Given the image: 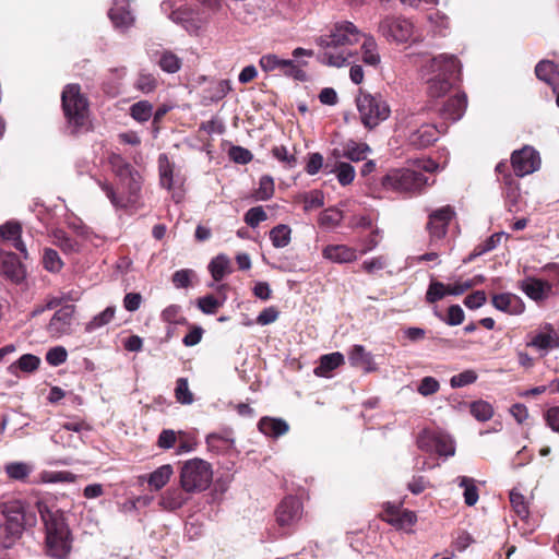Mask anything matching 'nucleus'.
<instances>
[{
	"label": "nucleus",
	"instance_id": "5701e85b",
	"mask_svg": "<svg viewBox=\"0 0 559 559\" xmlns=\"http://www.w3.org/2000/svg\"><path fill=\"white\" fill-rule=\"evenodd\" d=\"M348 360L353 367L361 368L365 372L377 369L373 356L362 345H354L348 353Z\"/></svg>",
	"mask_w": 559,
	"mask_h": 559
},
{
	"label": "nucleus",
	"instance_id": "393cba45",
	"mask_svg": "<svg viewBox=\"0 0 559 559\" xmlns=\"http://www.w3.org/2000/svg\"><path fill=\"white\" fill-rule=\"evenodd\" d=\"M322 254L334 263H348L357 259L356 250L345 245H329Z\"/></svg>",
	"mask_w": 559,
	"mask_h": 559
},
{
	"label": "nucleus",
	"instance_id": "a878e982",
	"mask_svg": "<svg viewBox=\"0 0 559 559\" xmlns=\"http://www.w3.org/2000/svg\"><path fill=\"white\" fill-rule=\"evenodd\" d=\"M467 106L466 96L457 94L445 103L441 110V116L444 119L456 121L462 118Z\"/></svg>",
	"mask_w": 559,
	"mask_h": 559
},
{
	"label": "nucleus",
	"instance_id": "6e6552de",
	"mask_svg": "<svg viewBox=\"0 0 559 559\" xmlns=\"http://www.w3.org/2000/svg\"><path fill=\"white\" fill-rule=\"evenodd\" d=\"M5 518L4 525H0V551L8 549L19 539L24 531L25 510L22 501H9L2 506Z\"/></svg>",
	"mask_w": 559,
	"mask_h": 559
},
{
	"label": "nucleus",
	"instance_id": "0e129e2a",
	"mask_svg": "<svg viewBox=\"0 0 559 559\" xmlns=\"http://www.w3.org/2000/svg\"><path fill=\"white\" fill-rule=\"evenodd\" d=\"M477 380V374L474 370H465L450 379L452 388H463L474 383Z\"/></svg>",
	"mask_w": 559,
	"mask_h": 559
},
{
	"label": "nucleus",
	"instance_id": "412c9836",
	"mask_svg": "<svg viewBox=\"0 0 559 559\" xmlns=\"http://www.w3.org/2000/svg\"><path fill=\"white\" fill-rule=\"evenodd\" d=\"M536 76L551 86L552 92L557 95L556 103L559 107V64L542 60L535 67Z\"/></svg>",
	"mask_w": 559,
	"mask_h": 559
},
{
	"label": "nucleus",
	"instance_id": "3c124183",
	"mask_svg": "<svg viewBox=\"0 0 559 559\" xmlns=\"http://www.w3.org/2000/svg\"><path fill=\"white\" fill-rule=\"evenodd\" d=\"M449 295L448 285H444L441 282L431 280L427 293H426V301L428 304H435L441 300L443 297Z\"/></svg>",
	"mask_w": 559,
	"mask_h": 559
},
{
	"label": "nucleus",
	"instance_id": "ea45409f",
	"mask_svg": "<svg viewBox=\"0 0 559 559\" xmlns=\"http://www.w3.org/2000/svg\"><path fill=\"white\" fill-rule=\"evenodd\" d=\"M435 450L444 456H453L455 453L454 440L444 433H436L431 438Z\"/></svg>",
	"mask_w": 559,
	"mask_h": 559
},
{
	"label": "nucleus",
	"instance_id": "20e7f679",
	"mask_svg": "<svg viewBox=\"0 0 559 559\" xmlns=\"http://www.w3.org/2000/svg\"><path fill=\"white\" fill-rule=\"evenodd\" d=\"M109 164L112 171L119 177L121 183L128 190V197H118L110 185L107 182H99L102 190L106 193L111 204L117 209L127 207L135 203L136 195L141 189V177L138 171L133 170L131 165L127 163L120 155L111 154Z\"/></svg>",
	"mask_w": 559,
	"mask_h": 559
},
{
	"label": "nucleus",
	"instance_id": "39448f33",
	"mask_svg": "<svg viewBox=\"0 0 559 559\" xmlns=\"http://www.w3.org/2000/svg\"><path fill=\"white\" fill-rule=\"evenodd\" d=\"M356 107L361 123L370 130L385 121L391 115V108L380 93L371 94L360 90L356 96Z\"/></svg>",
	"mask_w": 559,
	"mask_h": 559
},
{
	"label": "nucleus",
	"instance_id": "4c0bfd02",
	"mask_svg": "<svg viewBox=\"0 0 559 559\" xmlns=\"http://www.w3.org/2000/svg\"><path fill=\"white\" fill-rule=\"evenodd\" d=\"M270 239L275 248H285L292 239V228L286 224H280L270 230Z\"/></svg>",
	"mask_w": 559,
	"mask_h": 559
},
{
	"label": "nucleus",
	"instance_id": "9b49d317",
	"mask_svg": "<svg viewBox=\"0 0 559 559\" xmlns=\"http://www.w3.org/2000/svg\"><path fill=\"white\" fill-rule=\"evenodd\" d=\"M378 32L388 40L396 44L418 40L414 24L401 16H386L380 23Z\"/></svg>",
	"mask_w": 559,
	"mask_h": 559
},
{
	"label": "nucleus",
	"instance_id": "72a5a7b5",
	"mask_svg": "<svg viewBox=\"0 0 559 559\" xmlns=\"http://www.w3.org/2000/svg\"><path fill=\"white\" fill-rule=\"evenodd\" d=\"M159 180L162 187L170 190L175 185L174 164L170 163L166 154L158 157Z\"/></svg>",
	"mask_w": 559,
	"mask_h": 559
},
{
	"label": "nucleus",
	"instance_id": "ddd939ff",
	"mask_svg": "<svg viewBox=\"0 0 559 559\" xmlns=\"http://www.w3.org/2000/svg\"><path fill=\"white\" fill-rule=\"evenodd\" d=\"M261 69L269 72H278L280 74L294 78L296 80H305V72L290 59H282L275 53L263 55L259 60Z\"/></svg>",
	"mask_w": 559,
	"mask_h": 559
},
{
	"label": "nucleus",
	"instance_id": "603ef678",
	"mask_svg": "<svg viewBox=\"0 0 559 559\" xmlns=\"http://www.w3.org/2000/svg\"><path fill=\"white\" fill-rule=\"evenodd\" d=\"M156 86L157 79L153 74L145 72L139 73L134 83V87L144 94L152 93Z\"/></svg>",
	"mask_w": 559,
	"mask_h": 559
},
{
	"label": "nucleus",
	"instance_id": "338daca9",
	"mask_svg": "<svg viewBox=\"0 0 559 559\" xmlns=\"http://www.w3.org/2000/svg\"><path fill=\"white\" fill-rule=\"evenodd\" d=\"M440 389V384L433 377H425L421 379L417 391L423 396L435 394Z\"/></svg>",
	"mask_w": 559,
	"mask_h": 559
},
{
	"label": "nucleus",
	"instance_id": "f8f14e48",
	"mask_svg": "<svg viewBox=\"0 0 559 559\" xmlns=\"http://www.w3.org/2000/svg\"><path fill=\"white\" fill-rule=\"evenodd\" d=\"M173 3L170 1H163L160 4V9L165 13H169V19L180 24L186 31L193 34L197 33L206 22V16L199 11H195L190 8H178L173 10Z\"/></svg>",
	"mask_w": 559,
	"mask_h": 559
},
{
	"label": "nucleus",
	"instance_id": "bb28decb",
	"mask_svg": "<svg viewBox=\"0 0 559 559\" xmlns=\"http://www.w3.org/2000/svg\"><path fill=\"white\" fill-rule=\"evenodd\" d=\"M522 290L533 300H542L547 297L551 286L544 281L526 278L521 283Z\"/></svg>",
	"mask_w": 559,
	"mask_h": 559
},
{
	"label": "nucleus",
	"instance_id": "aec40b11",
	"mask_svg": "<svg viewBox=\"0 0 559 559\" xmlns=\"http://www.w3.org/2000/svg\"><path fill=\"white\" fill-rule=\"evenodd\" d=\"M527 346H532L545 355L559 347V335L550 324H546L527 342Z\"/></svg>",
	"mask_w": 559,
	"mask_h": 559
},
{
	"label": "nucleus",
	"instance_id": "cd10ccee",
	"mask_svg": "<svg viewBox=\"0 0 559 559\" xmlns=\"http://www.w3.org/2000/svg\"><path fill=\"white\" fill-rule=\"evenodd\" d=\"M386 512L390 515L389 522L400 528H407L415 524L417 518L413 511H401L397 507L388 504Z\"/></svg>",
	"mask_w": 559,
	"mask_h": 559
},
{
	"label": "nucleus",
	"instance_id": "864d4df0",
	"mask_svg": "<svg viewBox=\"0 0 559 559\" xmlns=\"http://www.w3.org/2000/svg\"><path fill=\"white\" fill-rule=\"evenodd\" d=\"M305 211H311L324 205V195L320 190H312L301 195Z\"/></svg>",
	"mask_w": 559,
	"mask_h": 559
},
{
	"label": "nucleus",
	"instance_id": "dca6fc26",
	"mask_svg": "<svg viewBox=\"0 0 559 559\" xmlns=\"http://www.w3.org/2000/svg\"><path fill=\"white\" fill-rule=\"evenodd\" d=\"M108 16L115 28L127 31L134 25L135 15L128 0H114Z\"/></svg>",
	"mask_w": 559,
	"mask_h": 559
},
{
	"label": "nucleus",
	"instance_id": "4d7b16f0",
	"mask_svg": "<svg viewBox=\"0 0 559 559\" xmlns=\"http://www.w3.org/2000/svg\"><path fill=\"white\" fill-rule=\"evenodd\" d=\"M510 502L514 510V512L518 514L520 519H526L528 515V507L525 501V498L522 493L512 490L510 492Z\"/></svg>",
	"mask_w": 559,
	"mask_h": 559
},
{
	"label": "nucleus",
	"instance_id": "1a4fd4ad",
	"mask_svg": "<svg viewBox=\"0 0 559 559\" xmlns=\"http://www.w3.org/2000/svg\"><path fill=\"white\" fill-rule=\"evenodd\" d=\"M414 119L415 115L412 114L409 116L401 117L399 122L401 128L408 131L406 134L408 145L413 148L421 150L433 144L440 134L438 127L436 124L421 123L416 128Z\"/></svg>",
	"mask_w": 559,
	"mask_h": 559
},
{
	"label": "nucleus",
	"instance_id": "a211bd4d",
	"mask_svg": "<svg viewBox=\"0 0 559 559\" xmlns=\"http://www.w3.org/2000/svg\"><path fill=\"white\" fill-rule=\"evenodd\" d=\"M0 274L14 283H20L25 278L26 272L16 254L0 251Z\"/></svg>",
	"mask_w": 559,
	"mask_h": 559
},
{
	"label": "nucleus",
	"instance_id": "0eeeda50",
	"mask_svg": "<svg viewBox=\"0 0 559 559\" xmlns=\"http://www.w3.org/2000/svg\"><path fill=\"white\" fill-rule=\"evenodd\" d=\"M212 479V466L202 459L188 460L180 468V486L188 492L198 493L206 490Z\"/></svg>",
	"mask_w": 559,
	"mask_h": 559
},
{
	"label": "nucleus",
	"instance_id": "a18cd8bd",
	"mask_svg": "<svg viewBox=\"0 0 559 559\" xmlns=\"http://www.w3.org/2000/svg\"><path fill=\"white\" fill-rule=\"evenodd\" d=\"M343 219L342 211L337 209H328L324 210L319 217V225L324 228H335L337 227Z\"/></svg>",
	"mask_w": 559,
	"mask_h": 559
},
{
	"label": "nucleus",
	"instance_id": "473e14b6",
	"mask_svg": "<svg viewBox=\"0 0 559 559\" xmlns=\"http://www.w3.org/2000/svg\"><path fill=\"white\" fill-rule=\"evenodd\" d=\"M361 45L362 61L367 66L377 67L380 64L381 57L378 52V45L373 37L364 36Z\"/></svg>",
	"mask_w": 559,
	"mask_h": 559
},
{
	"label": "nucleus",
	"instance_id": "bf43d9fd",
	"mask_svg": "<svg viewBox=\"0 0 559 559\" xmlns=\"http://www.w3.org/2000/svg\"><path fill=\"white\" fill-rule=\"evenodd\" d=\"M162 320L171 324H182L186 319L181 314V307L178 305H170L162 311Z\"/></svg>",
	"mask_w": 559,
	"mask_h": 559
},
{
	"label": "nucleus",
	"instance_id": "f3484780",
	"mask_svg": "<svg viewBox=\"0 0 559 559\" xmlns=\"http://www.w3.org/2000/svg\"><path fill=\"white\" fill-rule=\"evenodd\" d=\"M302 506L298 498L286 497L276 510V520L281 526H288L300 520Z\"/></svg>",
	"mask_w": 559,
	"mask_h": 559
},
{
	"label": "nucleus",
	"instance_id": "4be33fe9",
	"mask_svg": "<svg viewBox=\"0 0 559 559\" xmlns=\"http://www.w3.org/2000/svg\"><path fill=\"white\" fill-rule=\"evenodd\" d=\"M181 486L173 487L164 491L159 498L158 504L167 511H176L182 508L189 501V495Z\"/></svg>",
	"mask_w": 559,
	"mask_h": 559
},
{
	"label": "nucleus",
	"instance_id": "49530a36",
	"mask_svg": "<svg viewBox=\"0 0 559 559\" xmlns=\"http://www.w3.org/2000/svg\"><path fill=\"white\" fill-rule=\"evenodd\" d=\"M50 237L52 243L58 246L63 252L69 253L76 250V242L69 238L63 230L55 229Z\"/></svg>",
	"mask_w": 559,
	"mask_h": 559
},
{
	"label": "nucleus",
	"instance_id": "37998d69",
	"mask_svg": "<svg viewBox=\"0 0 559 559\" xmlns=\"http://www.w3.org/2000/svg\"><path fill=\"white\" fill-rule=\"evenodd\" d=\"M43 265L48 272L58 273L63 267V261L56 250L45 248L43 253Z\"/></svg>",
	"mask_w": 559,
	"mask_h": 559
},
{
	"label": "nucleus",
	"instance_id": "7c9ffc66",
	"mask_svg": "<svg viewBox=\"0 0 559 559\" xmlns=\"http://www.w3.org/2000/svg\"><path fill=\"white\" fill-rule=\"evenodd\" d=\"M455 483L457 484V486L460 488L464 489V491H463L464 502L468 507L475 506L479 499L478 489L476 487V480L472 477L459 476L455 479Z\"/></svg>",
	"mask_w": 559,
	"mask_h": 559
},
{
	"label": "nucleus",
	"instance_id": "a19ab883",
	"mask_svg": "<svg viewBox=\"0 0 559 559\" xmlns=\"http://www.w3.org/2000/svg\"><path fill=\"white\" fill-rule=\"evenodd\" d=\"M130 116L138 122L143 123L153 116V105L148 100H140L130 106Z\"/></svg>",
	"mask_w": 559,
	"mask_h": 559
},
{
	"label": "nucleus",
	"instance_id": "5fc2aeb1",
	"mask_svg": "<svg viewBox=\"0 0 559 559\" xmlns=\"http://www.w3.org/2000/svg\"><path fill=\"white\" fill-rule=\"evenodd\" d=\"M519 299L512 294H499L492 297V305L498 310L504 312H512L513 305L518 304Z\"/></svg>",
	"mask_w": 559,
	"mask_h": 559
},
{
	"label": "nucleus",
	"instance_id": "c9c22d12",
	"mask_svg": "<svg viewBox=\"0 0 559 559\" xmlns=\"http://www.w3.org/2000/svg\"><path fill=\"white\" fill-rule=\"evenodd\" d=\"M371 148L366 143H358L355 141H348L343 148V156L353 160L360 162L366 159Z\"/></svg>",
	"mask_w": 559,
	"mask_h": 559
},
{
	"label": "nucleus",
	"instance_id": "e2e57ef3",
	"mask_svg": "<svg viewBox=\"0 0 559 559\" xmlns=\"http://www.w3.org/2000/svg\"><path fill=\"white\" fill-rule=\"evenodd\" d=\"M355 168L348 163H340L336 166V177L342 186H347L355 178Z\"/></svg>",
	"mask_w": 559,
	"mask_h": 559
},
{
	"label": "nucleus",
	"instance_id": "9d476101",
	"mask_svg": "<svg viewBox=\"0 0 559 559\" xmlns=\"http://www.w3.org/2000/svg\"><path fill=\"white\" fill-rule=\"evenodd\" d=\"M382 185L399 192H416L428 185V178L414 169H395L383 178Z\"/></svg>",
	"mask_w": 559,
	"mask_h": 559
},
{
	"label": "nucleus",
	"instance_id": "13d9d810",
	"mask_svg": "<svg viewBox=\"0 0 559 559\" xmlns=\"http://www.w3.org/2000/svg\"><path fill=\"white\" fill-rule=\"evenodd\" d=\"M243 219L248 226L255 228L267 219V214L262 206H254L247 211Z\"/></svg>",
	"mask_w": 559,
	"mask_h": 559
},
{
	"label": "nucleus",
	"instance_id": "423d86ee",
	"mask_svg": "<svg viewBox=\"0 0 559 559\" xmlns=\"http://www.w3.org/2000/svg\"><path fill=\"white\" fill-rule=\"evenodd\" d=\"M62 107L73 132L87 129L88 103L78 84H68L62 92Z\"/></svg>",
	"mask_w": 559,
	"mask_h": 559
},
{
	"label": "nucleus",
	"instance_id": "de8ad7c7",
	"mask_svg": "<svg viewBox=\"0 0 559 559\" xmlns=\"http://www.w3.org/2000/svg\"><path fill=\"white\" fill-rule=\"evenodd\" d=\"M471 414L478 420V421H487L489 420L493 415V408L492 406L485 401H476L473 402L469 406Z\"/></svg>",
	"mask_w": 559,
	"mask_h": 559
},
{
	"label": "nucleus",
	"instance_id": "2f4dec72",
	"mask_svg": "<svg viewBox=\"0 0 559 559\" xmlns=\"http://www.w3.org/2000/svg\"><path fill=\"white\" fill-rule=\"evenodd\" d=\"M209 271L214 281L223 280L231 272L230 259L225 254H218L209 264Z\"/></svg>",
	"mask_w": 559,
	"mask_h": 559
},
{
	"label": "nucleus",
	"instance_id": "f257e3e1",
	"mask_svg": "<svg viewBox=\"0 0 559 559\" xmlns=\"http://www.w3.org/2000/svg\"><path fill=\"white\" fill-rule=\"evenodd\" d=\"M361 37L362 34L352 22L336 23L329 35L317 38V44L323 49L318 60L336 68L349 64L353 53L345 47L358 43Z\"/></svg>",
	"mask_w": 559,
	"mask_h": 559
},
{
	"label": "nucleus",
	"instance_id": "052dcab7",
	"mask_svg": "<svg viewBox=\"0 0 559 559\" xmlns=\"http://www.w3.org/2000/svg\"><path fill=\"white\" fill-rule=\"evenodd\" d=\"M68 352L63 346L51 347L46 354V361L53 367L67 361Z\"/></svg>",
	"mask_w": 559,
	"mask_h": 559
},
{
	"label": "nucleus",
	"instance_id": "c85d7f7f",
	"mask_svg": "<svg viewBox=\"0 0 559 559\" xmlns=\"http://www.w3.org/2000/svg\"><path fill=\"white\" fill-rule=\"evenodd\" d=\"M259 430L267 436L277 438L285 435L288 431V424L278 418L264 417L259 421Z\"/></svg>",
	"mask_w": 559,
	"mask_h": 559
},
{
	"label": "nucleus",
	"instance_id": "6e6d98bb",
	"mask_svg": "<svg viewBox=\"0 0 559 559\" xmlns=\"http://www.w3.org/2000/svg\"><path fill=\"white\" fill-rule=\"evenodd\" d=\"M176 400L185 405H190L193 402V394L191 393L188 381L185 378H179L177 380L176 390H175Z\"/></svg>",
	"mask_w": 559,
	"mask_h": 559
},
{
	"label": "nucleus",
	"instance_id": "2eb2a0df",
	"mask_svg": "<svg viewBox=\"0 0 559 559\" xmlns=\"http://www.w3.org/2000/svg\"><path fill=\"white\" fill-rule=\"evenodd\" d=\"M74 312L75 307L73 305H66L57 310L47 325L49 334L55 338L70 334L72 330Z\"/></svg>",
	"mask_w": 559,
	"mask_h": 559
},
{
	"label": "nucleus",
	"instance_id": "09e8293b",
	"mask_svg": "<svg viewBox=\"0 0 559 559\" xmlns=\"http://www.w3.org/2000/svg\"><path fill=\"white\" fill-rule=\"evenodd\" d=\"M159 67L167 73H176L181 68V59L171 51H164L158 61Z\"/></svg>",
	"mask_w": 559,
	"mask_h": 559
},
{
	"label": "nucleus",
	"instance_id": "6ab92c4d",
	"mask_svg": "<svg viewBox=\"0 0 559 559\" xmlns=\"http://www.w3.org/2000/svg\"><path fill=\"white\" fill-rule=\"evenodd\" d=\"M453 214L454 212L449 205L443 206L430 214L428 229L431 240H439L445 235L448 224L451 221Z\"/></svg>",
	"mask_w": 559,
	"mask_h": 559
},
{
	"label": "nucleus",
	"instance_id": "4468645a",
	"mask_svg": "<svg viewBox=\"0 0 559 559\" xmlns=\"http://www.w3.org/2000/svg\"><path fill=\"white\" fill-rule=\"evenodd\" d=\"M511 165L518 177H524L539 169L540 156L534 147L526 145L512 153Z\"/></svg>",
	"mask_w": 559,
	"mask_h": 559
},
{
	"label": "nucleus",
	"instance_id": "c756f323",
	"mask_svg": "<svg viewBox=\"0 0 559 559\" xmlns=\"http://www.w3.org/2000/svg\"><path fill=\"white\" fill-rule=\"evenodd\" d=\"M173 474L174 468L170 464L162 465L148 475V486L153 490H160L169 481Z\"/></svg>",
	"mask_w": 559,
	"mask_h": 559
},
{
	"label": "nucleus",
	"instance_id": "e433bc0d",
	"mask_svg": "<svg viewBox=\"0 0 559 559\" xmlns=\"http://www.w3.org/2000/svg\"><path fill=\"white\" fill-rule=\"evenodd\" d=\"M4 472L10 479L23 481L32 474L33 466L24 462H10L4 465Z\"/></svg>",
	"mask_w": 559,
	"mask_h": 559
},
{
	"label": "nucleus",
	"instance_id": "79ce46f5",
	"mask_svg": "<svg viewBox=\"0 0 559 559\" xmlns=\"http://www.w3.org/2000/svg\"><path fill=\"white\" fill-rule=\"evenodd\" d=\"M40 479L47 484L73 483L76 480V475L67 471H44L40 474Z\"/></svg>",
	"mask_w": 559,
	"mask_h": 559
},
{
	"label": "nucleus",
	"instance_id": "c03bdc74",
	"mask_svg": "<svg viewBox=\"0 0 559 559\" xmlns=\"http://www.w3.org/2000/svg\"><path fill=\"white\" fill-rule=\"evenodd\" d=\"M503 237H506L504 233H496L491 235L488 239L475 248V250L469 254L468 261H472L476 257L493 250L500 243Z\"/></svg>",
	"mask_w": 559,
	"mask_h": 559
},
{
	"label": "nucleus",
	"instance_id": "8fccbe9b",
	"mask_svg": "<svg viewBox=\"0 0 559 559\" xmlns=\"http://www.w3.org/2000/svg\"><path fill=\"white\" fill-rule=\"evenodd\" d=\"M274 180L271 176H262L259 182V188L254 192V198L258 201H266L274 194Z\"/></svg>",
	"mask_w": 559,
	"mask_h": 559
},
{
	"label": "nucleus",
	"instance_id": "7ed1b4c3",
	"mask_svg": "<svg viewBox=\"0 0 559 559\" xmlns=\"http://www.w3.org/2000/svg\"><path fill=\"white\" fill-rule=\"evenodd\" d=\"M461 64L454 55L441 53L426 60L419 70L426 81L430 97L444 96L452 87V81L460 74Z\"/></svg>",
	"mask_w": 559,
	"mask_h": 559
},
{
	"label": "nucleus",
	"instance_id": "b1692460",
	"mask_svg": "<svg viewBox=\"0 0 559 559\" xmlns=\"http://www.w3.org/2000/svg\"><path fill=\"white\" fill-rule=\"evenodd\" d=\"M21 224L16 221H8L0 225V238L5 241H12L13 246L26 257V247L21 240Z\"/></svg>",
	"mask_w": 559,
	"mask_h": 559
},
{
	"label": "nucleus",
	"instance_id": "58836bf2",
	"mask_svg": "<svg viewBox=\"0 0 559 559\" xmlns=\"http://www.w3.org/2000/svg\"><path fill=\"white\" fill-rule=\"evenodd\" d=\"M115 313H116V308L114 306L107 307L104 311H102L98 314L94 316L92 318V320H90L85 324V331L87 333H92V332H94V331L105 326L106 324L111 322V320L115 317Z\"/></svg>",
	"mask_w": 559,
	"mask_h": 559
},
{
	"label": "nucleus",
	"instance_id": "f704fd0d",
	"mask_svg": "<svg viewBox=\"0 0 559 559\" xmlns=\"http://www.w3.org/2000/svg\"><path fill=\"white\" fill-rule=\"evenodd\" d=\"M344 362L343 354L335 352L331 354L323 355L320 358V364L316 368L314 372L317 376L324 377L328 372L336 369Z\"/></svg>",
	"mask_w": 559,
	"mask_h": 559
},
{
	"label": "nucleus",
	"instance_id": "69168bd1",
	"mask_svg": "<svg viewBox=\"0 0 559 559\" xmlns=\"http://www.w3.org/2000/svg\"><path fill=\"white\" fill-rule=\"evenodd\" d=\"M10 370L13 373H17V370L23 372H32L35 370V356L32 354L23 355L16 362L10 366Z\"/></svg>",
	"mask_w": 559,
	"mask_h": 559
},
{
	"label": "nucleus",
	"instance_id": "774afa93",
	"mask_svg": "<svg viewBox=\"0 0 559 559\" xmlns=\"http://www.w3.org/2000/svg\"><path fill=\"white\" fill-rule=\"evenodd\" d=\"M194 272L190 269H182L173 274V284L176 288H186L190 285Z\"/></svg>",
	"mask_w": 559,
	"mask_h": 559
},
{
	"label": "nucleus",
	"instance_id": "f03ea898",
	"mask_svg": "<svg viewBox=\"0 0 559 559\" xmlns=\"http://www.w3.org/2000/svg\"><path fill=\"white\" fill-rule=\"evenodd\" d=\"M37 511L45 526V554L53 559H67L72 550V534L63 513L50 510L37 502Z\"/></svg>",
	"mask_w": 559,
	"mask_h": 559
},
{
	"label": "nucleus",
	"instance_id": "680f3d73",
	"mask_svg": "<svg viewBox=\"0 0 559 559\" xmlns=\"http://www.w3.org/2000/svg\"><path fill=\"white\" fill-rule=\"evenodd\" d=\"M225 298L219 301L212 295H207L198 299L199 309L205 314H213L223 305Z\"/></svg>",
	"mask_w": 559,
	"mask_h": 559
}]
</instances>
